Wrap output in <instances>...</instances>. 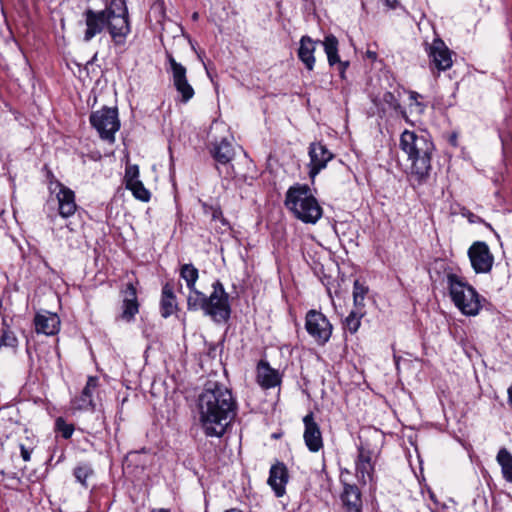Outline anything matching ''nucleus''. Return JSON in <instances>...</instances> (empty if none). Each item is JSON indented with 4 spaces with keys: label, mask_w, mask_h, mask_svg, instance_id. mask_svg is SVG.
<instances>
[{
    "label": "nucleus",
    "mask_w": 512,
    "mask_h": 512,
    "mask_svg": "<svg viewBox=\"0 0 512 512\" xmlns=\"http://www.w3.org/2000/svg\"><path fill=\"white\" fill-rule=\"evenodd\" d=\"M237 403L230 389L217 381H207L198 397L199 419L208 437H221L236 416Z\"/></svg>",
    "instance_id": "obj_1"
},
{
    "label": "nucleus",
    "mask_w": 512,
    "mask_h": 512,
    "mask_svg": "<svg viewBox=\"0 0 512 512\" xmlns=\"http://www.w3.org/2000/svg\"><path fill=\"white\" fill-rule=\"evenodd\" d=\"M86 29L83 40L90 42L96 35L107 30L116 46L125 44L131 32L129 15L124 0H111L103 10L88 8L83 12Z\"/></svg>",
    "instance_id": "obj_2"
},
{
    "label": "nucleus",
    "mask_w": 512,
    "mask_h": 512,
    "mask_svg": "<svg viewBox=\"0 0 512 512\" xmlns=\"http://www.w3.org/2000/svg\"><path fill=\"white\" fill-rule=\"evenodd\" d=\"M400 149L407 155L409 179L421 185L427 181L432 170V157L435 145L431 137L424 131L404 130L400 136Z\"/></svg>",
    "instance_id": "obj_3"
},
{
    "label": "nucleus",
    "mask_w": 512,
    "mask_h": 512,
    "mask_svg": "<svg viewBox=\"0 0 512 512\" xmlns=\"http://www.w3.org/2000/svg\"><path fill=\"white\" fill-rule=\"evenodd\" d=\"M285 206L295 218L306 224H316L323 209L306 184L291 186L285 196Z\"/></svg>",
    "instance_id": "obj_4"
},
{
    "label": "nucleus",
    "mask_w": 512,
    "mask_h": 512,
    "mask_svg": "<svg viewBox=\"0 0 512 512\" xmlns=\"http://www.w3.org/2000/svg\"><path fill=\"white\" fill-rule=\"evenodd\" d=\"M450 296L455 306L465 315L475 316L481 309L476 290L454 273L447 274Z\"/></svg>",
    "instance_id": "obj_5"
},
{
    "label": "nucleus",
    "mask_w": 512,
    "mask_h": 512,
    "mask_svg": "<svg viewBox=\"0 0 512 512\" xmlns=\"http://www.w3.org/2000/svg\"><path fill=\"white\" fill-rule=\"evenodd\" d=\"M212 289L206 297L204 314L211 317L214 322H226L231 314L229 295L219 280L212 284Z\"/></svg>",
    "instance_id": "obj_6"
},
{
    "label": "nucleus",
    "mask_w": 512,
    "mask_h": 512,
    "mask_svg": "<svg viewBox=\"0 0 512 512\" xmlns=\"http://www.w3.org/2000/svg\"><path fill=\"white\" fill-rule=\"evenodd\" d=\"M90 123L97 130L100 137L110 143L115 141V133L120 128L118 111L116 108L104 107L90 115Z\"/></svg>",
    "instance_id": "obj_7"
},
{
    "label": "nucleus",
    "mask_w": 512,
    "mask_h": 512,
    "mask_svg": "<svg viewBox=\"0 0 512 512\" xmlns=\"http://www.w3.org/2000/svg\"><path fill=\"white\" fill-rule=\"evenodd\" d=\"M305 329L318 345L323 346L329 341L333 326L323 313L312 309L306 313Z\"/></svg>",
    "instance_id": "obj_8"
},
{
    "label": "nucleus",
    "mask_w": 512,
    "mask_h": 512,
    "mask_svg": "<svg viewBox=\"0 0 512 512\" xmlns=\"http://www.w3.org/2000/svg\"><path fill=\"white\" fill-rule=\"evenodd\" d=\"M426 52L429 57V65L433 74L446 71L451 68L452 52L449 50L443 40L436 38L431 44H427Z\"/></svg>",
    "instance_id": "obj_9"
},
{
    "label": "nucleus",
    "mask_w": 512,
    "mask_h": 512,
    "mask_svg": "<svg viewBox=\"0 0 512 512\" xmlns=\"http://www.w3.org/2000/svg\"><path fill=\"white\" fill-rule=\"evenodd\" d=\"M167 61L170 65L173 85L181 95L183 102H188L194 96V89L187 80V70L181 63H178L170 53H166Z\"/></svg>",
    "instance_id": "obj_10"
},
{
    "label": "nucleus",
    "mask_w": 512,
    "mask_h": 512,
    "mask_svg": "<svg viewBox=\"0 0 512 512\" xmlns=\"http://www.w3.org/2000/svg\"><path fill=\"white\" fill-rule=\"evenodd\" d=\"M468 256L476 273H487L492 269L494 257L485 242H474L468 250Z\"/></svg>",
    "instance_id": "obj_11"
},
{
    "label": "nucleus",
    "mask_w": 512,
    "mask_h": 512,
    "mask_svg": "<svg viewBox=\"0 0 512 512\" xmlns=\"http://www.w3.org/2000/svg\"><path fill=\"white\" fill-rule=\"evenodd\" d=\"M309 157V176L314 180L316 175L332 160L333 154L321 142H313L309 146Z\"/></svg>",
    "instance_id": "obj_12"
},
{
    "label": "nucleus",
    "mask_w": 512,
    "mask_h": 512,
    "mask_svg": "<svg viewBox=\"0 0 512 512\" xmlns=\"http://www.w3.org/2000/svg\"><path fill=\"white\" fill-rule=\"evenodd\" d=\"M303 423L305 427L303 438L307 448L311 452H318L323 448V439L320 427L314 420L313 412L303 418Z\"/></svg>",
    "instance_id": "obj_13"
},
{
    "label": "nucleus",
    "mask_w": 512,
    "mask_h": 512,
    "mask_svg": "<svg viewBox=\"0 0 512 512\" xmlns=\"http://www.w3.org/2000/svg\"><path fill=\"white\" fill-rule=\"evenodd\" d=\"M235 156L234 148L226 139L221 140L218 144L215 145L213 149V157L216 162L221 165L225 171L222 170L220 166H217L219 174L225 173V177H232L233 167L229 165L231 160Z\"/></svg>",
    "instance_id": "obj_14"
},
{
    "label": "nucleus",
    "mask_w": 512,
    "mask_h": 512,
    "mask_svg": "<svg viewBox=\"0 0 512 512\" xmlns=\"http://www.w3.org/2000/svg\"><path fill=\"white\" fill-rule=\"evenodd\" d=\"M373 473L372 452L364 447H359L356 460V476L358 480L363 484L372 482Z\"/></svg>",
    "instance_id": "obj_15"
},
{
    "label": "nucleus",
    "mask_w": 512,
    "mask_h": 512,
    "mask_svg": "<svg viewBox=\"0 0 512 512\" xmlns=\"http://www.w3.org/2000/svg\"><path fill=\"white\" fill-rule=\"evenodd\" d=\"M35 331L47 336L55 335L60 330V318L57 314L44 311L37 313L34 318Z\"/></svg>",
    "instance_id": "obj_16"
},
{
    "label": "nucleus",
    "mask_w": 512,
    "mask_h": 512,
    "mask_svg": "<svg viewBox=\"0 0 512 512\" xmlns=\"http://www.w3.org/2000/svg\"><path fill=\"white\" fill-rule=\"evenodd\" d=\"M57 187L59 188L56 194L59 214L63 218H68L72 216L77 209L75 193L60 182L57 183Z\"/></svg>",
    "instance_id": "obj_17"
},
{
    "label": "nucleus",
    "mask_w": 512,
    "mask_h": 512,
    "mask_svg": "<svg viewBox=\"0 0 512 512\" xmlns=\"http://www.w3.org/2000/svg\"><path fill=\"white\" fill-rule=\"evenodd\" d=\"M288 482L287 468L283 463H277L270 468L268 484L277 497L285 493V486Z\"/></svg>",
    "instance_id": "obj_18"
},
{
    "label": "nucleus",
    "mask_w": 512,
    "mask_h": 512,
    "mask_svg": "<svg viewBox=\"0 0 512 512\" xmlns=\"http://www.w3.org/2000/svg\"><path fill=\"white\" fill-rule=\"evenodd\" d=\"M341 501L346 512H361L362 498L359 488L354 484H344Z\"/></svg>",
    "instance_id": "obj_19"
},
{
    "label": "nucleus",
    "mask_w": 512,
    "mask_h": 512,
    "mask_svg": "<svg viewBox=\"0 0 512 512\" xmlns=\"http://www.w3.org/2000/svg\"><path fill=\"white\" fill-rule=\"evenodd\" d=\"M318 42L314 41L311 37L302 36L299 42L297 51L298 58L304 64L307 70L312 71L315 66V50Z\"/></svg>",
    "instance_id": "obj_20"
},
{
    "label": "nucleus",
    "mask_w": 512,
    "mask_h": 512,
    "mask_svg": "<svg viewBox=\"0 0 512 512\" xmlns=\"http://www.w3.org/2000/svg\"><path fill=\"white\" fill-rule=\"evenodd\" d=\"M98 387V378L90 376L87 380L82 393L73 401V405L78 410H89L94 409L95 404L93 402V393Z\"/></svg>",
    "instance_id": "obj_21"
},
{
    "label": "nucleus",
    "mask_w": 512,
    "mask_h": 512,
    "mask_svg": "<svg viewBox=\"0 0 512 512\" xmlns=\"http://www.w3.org/2000/svg\"><path fill=\"white\" fill-rule=\"evenodd\" d=\"M258 383L265 389L276 387L281 382L280 374L265 361H260L257 367Z\"/></svg>",
    "instance_id": "obj_22"
},
{
    "label": "nucleus",
    "mask_w": 512,
    "mask_h": 512,
    "mask_svg": "<svg viewBox=\"0 0 512 512\" xmlns=\"http://www.w3.org/2000/svg\"><path fill=\"white\" fill-rule=\"evenodd\" d=\"M123 312L122 318L130 321L138 313V302L136 288L132 283H128L123 291Z\"/></svg>",
    "instance_id": "obj_23"
},
{
    "label": "nucleus",
    "mask_w": 512,
    "mask_h": 512,
    "mask_svg": "<svg viewBox=\"0 0 512 512\" xmlns=\"http://www.w3.org/2000/svg\"><path fill=\"white\" fill-rule=\"evenodd\" d=\"M177 309V300L173 291V287L166 283L162 288V296L160 302V312L162 317L168 318Z\"/></svg>",
    "instance_id": "obj_24"
},
{
    "label": "nucleus",
    "mask_w": 512,
    "mask_h": 512,
    "mask_svg": "<svg viewBox=\"0 0 512 512\" xmlns=\"http://www.w3.org/2000/svg\"><path fill=\"white\" fill-rule=\"evenodd\" d=\"M496 461L501 467L503 478L512 484V454L503 447L498 451Z\"/></svg>",
    "instance_id": "obj_25"
},
{
    "label": "nucleus",
    "mask_w": 512,
    "mask_h": 512,
    "mask_svg": "<svg viewBox=\"0 0 512 512\" xmlns=\"http://www.w3.org/2000/svg\"><path fill=\"white\" fill-rule=\"evenodd\" d=\"M187 296V308L189 311L202 310L204 312L206 305V295L199 291L196 287L189 288Z\"/></svg>",
    "instance_id": "obj_26"
},
{
    "label": "nucleus",
    "mask_w": 512,
    "mask_h": 512,
    "mask_svg": "<svg viewBox=\"0 0 512 512\" xmlns=\"http://www.w3.org/2000/svg\"><path fill=\"white\" fill-rule=\"evenodd\" d=\"M400 92L397 91V94L395 92L387 91L383 94L382 101L383 104L386 105L389 109L394 110L395 112L399 113L402 118H404L406 121H408V115L406 110L401 106L400 104Z\"/></svg>",
    "instance_id": "obj_27"
},
{
    "label": "nucleus",
    "mask_w": 512,
    "mask_h": 512,
    "mask_svg": "<svg viewBox=\"0 0 512 512\" xmlns=\"http://www.w3.org/2000/svg\"><path fill=\"white\" fill-rule=\"evenodd\" d=\"M325 53L327 55L328 63L330 66H333L337 62H339L338 55V40L334 35H328L325 37L322 42Z\"/></svg>",
    "instance_id": "obj_28"
},
{
    "label": "nucleus",
    "mask_w": 512,
    "mask_h": 512,
    "mask_svg": "<svg viewBox=\"0 0 512 512\" xmlns=\"http://www.w3.org/2000/svg\"><path fill=\"white\" fill-rule=\"evenodd\" d=\"M18 347V338L15 333L10 329L5 320L2 322L1 335H0V350L2 348L16 349Z\"/></svg>",
    "instance_id": "obj_29"
},
{
    "label": "nucleus",
    "mask_w": 512,
    "mask_h": 512,
    "mask_svg": "<svg viewBox=\"0 0 512 512\" xmlns=\"http://www.w3.org/2000/svg\"><path fill=\"white\" fill-rule=\"evenodd\" d=\"M126 188L129 189L133 196L143 202L150 200V192L144 187L143 183L139 179L128 180Z\"/></svg>",
    "instance_id": "obj_30"
},
{
    "label": "nucleus",
    "mask_w": 512,
    "mask_h": 512,
    "mask_svg": "<svg viewBox=\"0 0 512 512\" xmlns=\"http://www.w3.org/2000/svg\"><path fill=\"white\" fill-rule=\"evenodd\" d=\"M180 276L186 282L187 288L196 287L199 278L198 269L193 264H184L180 268Z\"/></svg>",
    "instance_id": "obj_31"
},
{
    "label": "nucleus",
    "mask_w": 512,
    "mask_h": 512,
    "mask_svg": "<svg viewBox=\"0 0 512 512\" xmlns=\"http://www.w3.org/2000/svg\"><path fill=\"white\" fill-rule=\"evenodd\" d=\"M367 293L368 287L359 280H355L353 284V301L356 309H362L364 307V300Z\"/></svg>",
    "instance_id": "obj_32"
},
{
    "label": "nucleus",
    "mask_w": 512,
    "mask_h": 512,
    "mask_svg": "<svg viewBox=\"0 0 512 512\" xmlns=\"http://www.w3.org/2000/svg\"><path fill=\"white\" fill-rule=\"evenodd\" d=\"M362 316L361 309L352 310L345 319V328L352 334L356 333L360 327Z\"/></svg>",
    "instance_id": "obj_33"
},
{
    "label": "nucleus",
    "mask_w": 512,
    "mask_h": 512,
    "mask_svg": "<svg viewBox=\"0 0 512 512\" xmlns=\"http://www.w3.org/2000/svg\"><path fill=\"white\" fill-rule=\"evenodd\" d=\"M420 98L422 96L419 93L415 91L409 92V108L412 114L422 115L425 112L426 105L420 101Z\"/></svg>",
    "instance_id": "obj_34"
},
{
    "label": "nucleus",
    "mask_w": 512,
    "mask_h": 512,
    "mask_svg": "<svg viewBox=\"0 0 512 512\" xmlns=\"http://www.w3.org/2000/svg\"><path fill=\"white\" fill-rule=\"evenodd\" d=\"M92 473L93 470L87 464L79 465L74 469V476L84 486H86V480Z\"/></svg>",
    "instance_id": "obj_35"
},
{
    "label": "nucleus",
    "mask_w": 512,
    "mask_h": 512,
    "mask_svg": "<svg viewBox=\"0 0 512 512\" xmlns=\"http://www.w3.org/2000/svg\"><path fill=\"white\" fill-rule=\"evenodd\" d=\"M56 427L65 439H69L74 432L73 425L66 423L62 418L56 420Z\"/></svg>",
    "instance_id": "obj_36"
},
{
    "label": "nucleus",
    "mask_w": 512,
    "mask_h": 512,
    "mask_svg": "<svg viewBox=\"0 0 512 512\" xmlns=\"http://www.w3.org/2000/svg\"><path fill=\"white\" fill-rule=\"evenodd\" d=\"M138 176H139V170H138L137 166H129L126 168V173H125V181L126 182L128 180L138 179Z\"/></svg>",
    "instance_id": "obj_37"
},
{
    "label": "nucleus",
    "mask_w": 512,
    "mask_h": 512,
    "mask_svg": "<svg viewBox=\"0 0 512 512\" xmlns=\"http://www.w3.org/2000/svg\"><path fill=\"white\" fill-rule=\"evenodd\" d=\"M20 452H21V457L24 461H29L31 459V452H32V448H29V447H26L24 444H20Z\"/></svg>",
    "instance_id": "obj_38"
},
{
    "label": "nucleus",
    "mask_w": 512,
    "mask_h": 512,
    "mask_svg": "<svg viewBox=\"0 0 512 512\" xmlns=\"http://www.w3.org/2000/svg\"><path fill=\"white\" fill-rule=\"evenodd\" d=\"M463 215L467 217L470 223H477L480 221V218L470 211L463 212Z\"/></svg>",
    "instance_id": "obj_39"
},
{
    "label": "nucleus",
    "mask_w": 512,
    "mask_h": 512,
    "mask_svg": "<svg viewBox=\"0 0 512 512\" xmlns=\"http://www.w3.org/2000/svg\"><path fill=\"white\" fill-rule=\"evenodd\" d=\"M384 3L389 9L392 10L396 9L399 6L398 0H384Z\"/></svg>",
    "instance_id": "obj_40"
},
{
    "label": "nucleus",
    "mask_w": 512,
    "mask_h": 512,
    "mask_svg": "<svg viewBox=\"0 0 512 512\" xmlns=\"http://www.w3.org/2000/svg\"><path fill=\"white\" fill-rule=\"evenodd\" d=\"M339 65H340V73L341 75H343L344 71L346 70V68L348 67L349 63L348 62H341L339 60Z\"/></svg>",
    "instance_id": "obj_41"
},
{
    "label": "nucleus",
    "mask_w": 512,
    "mask_h": 512,
    "mask_svg": "<svg viewBox=\"0 0 512 512\" xmlns=\"http://www.w3.org/2000/svg\"><path fill=\"white\" fill-rule=\"evenodd\" d=\"M508 398H509V403L512 406V385L508 389Z\"/></svg>",
    "instance_id": "obj_42"
},
{
    "label": "nucleus",
    "mask_w": 512,
    "mask_h": 512,
    "mask_svg": "<svg viewBox=\"0 0 512 512\" xmlns=\"http://www.w3.org/2000/svg\"><path fill=\"white\" fill-rule=\"evenodd\" d=\"M367 57L374 60V59H376V53L367 51Z\"/></svg>",
    "instance_id": "obj_43"
},
{
    "label": "nucleus",
    "mask_w": 512,
    "mask_h": 512,
    "mask_svg": "<svg viewBox=\"0 0 512 512\" xmlns=\"http://www.w3.org/2000/svg\"><path fill=\"white\" fill-rule=\"evenodd\" d=\"M151 512H170V511L167 509H157V510H153Z\"/></svg>",
    "instance_id": "obj_44"
},
{
    "label": "nucleus",
    "mask_w": 512,
    "mask_h": 512,
    "mask_svg": "<svg viewBox=\"0 0 512 512\" xmlns=\"http://www.w3.org/2000/svg\"><path fill=\"white\" fill-rule=\"evenodd\" d=\"M225 512H242V511H241V510H239V509H235V508H233V509L227 510V511H225Z\"/></svg>",
    "instance_id": "obj_45"
},
{
    "label": "nucleus",
    "mask_w": 512,
    "mask_h": 512,
    "mask_svg": "<svg viewBox=\"0 0 512 512\" xmlns=\"http://www.w3.org/2000/svg\"><path fill=\"white\" fill-rule=\"evenodd\" d=\"M192 17H193L194 20H196L198 18V14L194 13Z\"/></svg>",
    "instance_id": "obj_46"
},
{
    "label": "nucleus",
    "mask_w": 512,
    "mask_h": 512,
    "mask_svg": "<svg viewBox=\"0 0 512 512\" xmlns=\"http://www.w3.org/2000/svg\"><path fill=\"white\" fill-rule=\"evenodd\" d=\"M216 213H217V212H214L213 218L218 217V214H216Z\"/></svg>",
    "instance_id": "obj_47"
},
{
    "label": "nucleus",
    "mask_w": 512,
    "mask_h": 512,
    "mask_svg": "<svg viewBox=\"0 0 512 512\" xmlns=\"http://www.w3.org/2000/svg\"><path fill=\"white\" fill-rule=\"evenodd\" d=\"M216 213H217V212H214L213 218L218 217V214H216Z\"/></svg>",
    "instance_id": "obj_48"
}]
</instances>
